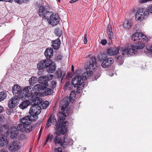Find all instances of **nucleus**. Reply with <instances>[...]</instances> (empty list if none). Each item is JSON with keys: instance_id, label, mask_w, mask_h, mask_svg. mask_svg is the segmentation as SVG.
<instances>
[{"instance_id": "obj_1", "label": "nucleus", "mask_w": 152, "mask_h": 152, "mask_svg": "<svg viewBox=\"0 0 152 152\" xmlns=\"http://www.w3.org/2000/svg\"><path fill=\"white\" fill-rule=\"evenodd\" d=\"M62 102V105L61 107V113H60L58 116L59 117V119L58 121L59 123H60L59 124H57L56 120L55 117L52 115H51L50 117V118L48 119H50V122L52 124L54 125L55 126V129L57 126H62V124H63V122L66 121H64L61 122V121H64L65 120V118L69 114L68 111L67 109V107L69 105V104L68 101H67V100L65 99H63Z\"/></svg>"}, {"instance_id": "obj_2", "label": "nucleus", "mask_w": 152, "mask_h": 152, "mask_svg": "<svg viewBox=\"0 0 152 152\" xmlns=\"http://www.w3.org/2000/svg\"><path fill=\"white\" fill-rule=\"evenodd\" d=\"M42 102V99L40 98H36L34 101L32 102V106L30 108L29 113L34 118V120L36 121L37 119V115L41 112V107L38 105Z\"/></svg>"}, {"instance_id": "obj_3", "label": "nucleus", "mask_w": 152, "mask_h": 152, "mask_svg": "<svg viewBox=\"0 0 152 152\" xmlns=\"http://www.w3.org/2000/svg\"><path fill=\"white\" fill-rule=\"evenodd\" d=\"M92 75V72L89 71H88L87 72H85L82 74L77 75L73 78L72 83L75 87L78 86L83 87L84 86V81Z\"/></svg>"}, {"instance_id": "obj_4", "label": "nucleus", "mask_w": 152, "mask_h": 152, "mask_svg": "<svg viewBox=\"0 0 152 152\" xmlns=\"http://www.w3.org/2000/svg\"><path fill=\"white\" fill-rule=\"evenodd\" d=\"M132 40L136 44L137 49H142L145 46V43L147 42V38L141 33L137 32L134 34L132 36Z\"/></svg>"}, {"instance_id": "obj_5", "label": "nucleus", "mask_w": 152, "mask_h": 152, "mask_svg": "<svg viewBox=\"0 0 152 152\" xmlns=\"http://www.w3.org/2000/svg\"><path fill=\"white\" fill-rule=\"evenodd\" d=\"M41 95V93L35 92L31 86H27L22 91V94L20 95V99H24L26 97H28L32 96L30 100L33 101H34L36 98H40Z\"/></svg>"}, {"instance_id": "obj_6", "label": "nucleus", "mask_w": 152, "mask_h": 152, "mask_svg": "<svg viewBox=\"0 0 152 152\" xmlns=\"http://www.w3.org/2000/svg\"><path fill=\"white\" fill-rule=\"evenodd\" d=\"M68 123L67 121L63 122L61 126H57L56 128V131L54 134L55 138L54 142L56 143L60 144L61 145H63V140L59 137L61 134H64L67 131V127Z\"/></svg>"}, {"instance_id": "obj_7", "label": "nucleus", "mask_w": 152, "mask_h": 152, "mask_svg": "<svg viewBox=\"0 0 152 152\" xmlns=\"http://www.w3.org/2000/svg\"><path fill=\"white\" fill-rule=\"evenodd\" d=\"M149 12L152 14V5L148 7V10L144 8H139L135 14L136 20L138 22H141L148 17Z\"/></svg>"}, {"instance_id": "obj_8", "label": "nucleus", "mask_w": 152, "mask_h": 152, "mask_svg": "<svg viewBox=\"0 0 152 152\" xmlns=\"http://www.w3.org/2000/svg\"><path fill=\"white\" fill-rule=\"evenodd\" d=\"M136 45L134 44L127 45L120 50L121 54L126 57H128L136 54L137 53Z\"/></svg>"}, {"instance_id": "obj_9", "label": "nucleus", "mask_w": 152, "mask_h": 152, "mask_svg": "<svg viewBox=\"0 0 152 152\" xmlns=\"http://www.w3.org/2000/svg\"><path fill=\"white\" fill-rule=\"evenodd\" d=\"M45 78L43 77H40L39 78V82L41 84H42V86L39 84L35 85L33 89L35 92H37V93H39V91L44 90L47 87H49L48 83H47V82L44 81Z\"/></svg>"}, {"instance_id": "obj_10", "label": "nucleus", "mask_w": 152, "mask_h": 152, "mask_svg": "<svg viewBox=\"0 0 152 152\" xmlns=\"http://www.w3.org/2000/svg\"><path fill=\"white\" fill-rule=\"evenodd\" d=\"M21 147V144L20 142L15 141L12 142L9 146L8 149L11 152H15L18 151Z\"/></svg>"}, {"instance_id": "obj_11", "label": "nucleus", "mask_w": 152, "mask_h": 152, "mask_svg": "<svg viewBox=\"0 0 152 152\" xmlns=\"http://www.w3.org/2000/svg\"><path fill=\"white\" fill-rule=\"evenodd\" d=\"M11 135V138L13 139H18L21 140L22 138V135H20L18 133V131L16 128L15 127H12L10 129Z\"/></svg>"}, {"instance_id": "obj_12", "label": "nucleus", "mask_w": 152, "mask_h": 152, "mask_svg": "<svg viewBox=\"0 0 152 152\" xmlns=\"http://www.w3.org/2000/svg\"><path fill=\"white\" fill-rule=\"evenodd\" d=\"M52 63V61L50 59H47L41 61L37 65V67L40 69H42L47 68L50 64Z\"/></svg>"}, {"instance_id": "obj_13", "label": "nucleus", "mask_w": 152, "mask_h": 152, "mask_svg": "<svg viewBox=\"0 0 152 152\" xmlns=\"http://www.w3.org/2000/svg\"><path fill=\"white\" fill-rule=\"evenodd\" d=\"M50 17V18L48 20L50 24L53 26L58 24L60 20L57 14L55 13L51 14Z\"/></svg>"}, {"instance_id": "obj_14", "label": "nucleus", "mask_w": 152, "mask_h": 152, "mask_svg": "<svg viewBox=\"0 0 152 152\" xmlns=\"http://www.w3.org/2000/svg\"><path fill=\"white\" fill-rule=\"evenodd\" d=\"M20 97L14 96L10 99L8 102V107L10 108H12L16 106L18 104Z\"/></svg>"}, {"instance_id": "obj_15", "label": "nucleus", "mask_w": 152, "mask_h": 152, "mask_svg": "<svg viewBox=\"0 0 152 152\" xmlns=\"http://www.w3.org/2000/svg\"><path fill=\"white\" fill-rule=\"evenodd\" d=\"M17 129L23 132H29L32 130V127L30 125H26L21 123L18 125Z\"/></svg>"}, {"instance_id": "obj_16", "label": "nucleus", "mask_w": 152, "mask_h": 152, "mask_svg": "<svg viewBox=\"0 0 152 152\" xmlns=\"http://www.w3.org/2000/svg\"><path fill=\"white\" fill-rule=\"evenodd\" d=\"M12 91L14 95L20 98V95L22 94V91H21L20 86L18 84H15L12 88Z\"/></svg>"}, {"instance_id": "obj_17", "label": "nucleus", "mask_w": 152, "mask_h": 152, "mask_svg": "<svg viewBox=\"0 0 152 152\" xmlns=\"http://www.w3.org/2000/svg\"><path fill=\"white\" fill-rule=\"evenodd\" d=\"M90 62L91 64L88 65L86 68V72H87L88 71H89L92 72L90 69H93L95 68V67L96 66V59L94 57H91Z\"/></svg>"}, {"instance_id": "obj_18", "label": "nucleus", "mask_w": 152, "mask_h": 152, "mask_svg": "<svg viewBox=\"0 0 152 152\" xmlns=\"http://www.w3.org/2000/svg\"><path fill=\"white\" fill-rule=\"evenodd\" d=\"M114 62L113 59L110 58H106L101 64L102 66L104 68H106L112 64Z\"/></svg>"}, {"instance_id": "obj_19", "label": "nucleus", "mask_w": 152, "mask_h": 152, "mask_svg": "<svg viewBox=\"0 0 152 152\" xmlns=\"http://www.w3.org/2000/svg\"><path fill=\"white\" fill-rule=\"evenodd\" d=\"M38 13L40 16L43 18H46L48 17L47 16L48 13H51L46 11L45 8L42 6L39 7Z\"/></svg>"}, {"instance_id": "obj_20", "label": "nucleus", "mask_w": 152, "mask_h": 152, "mask_svg": "<svg viewBox=\"0 0 152 152\" xmlns=\"http://www.w3.org/2000/svg\"><path fill=\"white\" fill-rule=\"evenodd\" d=\"M32 119L34 120V118L31 116H27L23 117L21 120V122L26 125H29L31 123Z\"/></svg>"}, {"instance_id": "obj_21", "label": "nucleus", "mask_w": 152, "mask_h": 152, "mask_svg": "<svg viewBox=\"0 0 152 152\" xmlns=\"http://www.w3.org/2000/svg\"><path fill=\"white\" fill-rule=\"evenodd\" d=\"M107 35L109 39L111 40L114 38V35L112 31V26L111 25H109L107 28Z\"/></svg>"}, {"instance_id": "obj_22", "label": "nucleus", "mask_w": 152, "mask_h": 152, "mask_svg": "<svg viewBox=\"0 0 152 152\" xmlns=\"http://www.w3.org/2000/svg\"><path fill=\"white\" fill-rule=\"evenodd\" d=\"M8 143V140L6 135H0V146H4L7 145Z\"/></svg>"}, {"instance_id": "obj_23", "label": "nucleus", "mask_w": 152, "mask_h": 152, "mask_svg": "<svg viewBox=\"0 0 152 152\" xmlns=\"http://www.w3.org/2000/svg\"><path fill=\"white\" fill-rule=\"evenodd\" d=\"M9 126L3 125L0 128L1 134L4 135H8L9 133Z\"/></svg>"}, {"instance_id": "obj_24", "label": "nucleus", "mask_w": 152, "mask_h": 152, "mask_svg": "<svg viewBox=\"0 0 152 152\" xmlns=\"http://www.w3.org/2000/svg\"><path fill=\"white\" fill-rule=\"evenodd\" d=\"M45 55L46 57L48 59L51 58L53 55V50L51 48H48L46 49Z\"/></svg>"}, {"instance_id": "obj_25", "label": "nucleus", "mask_w": 152, "mask_h": 152, "mask_svg": "<svg viewBox=\"0 0 152 152\" xmlns=\"http://www.w3.org/2000/svg\"><path fill=\"white\" fill-rule=\"evenodd\" d=\"M73 143L72 140L70 138L67 137V136H65L64 139L63 141V145H71Z\"/></svg>"}, {"instance_id": "obj_26", "label": "nucleus", "mask_w": 152, "mask_h": 152, "mask_svg": "<svg viewBox=\"0 0 152 152\" xmlns=\"http://www.w3.org/2000/svg\"><path fill=\"white\" fill-rule=\"evenodd\" d=\"M47 67L48 68L47 69V71L49 73H53L55 70V64L54 63H53L52 62Z\"/></svg>"}, {"instance_id": "obj_27", "label": "nucleus", "mask_w": 152, "mask_h": 152, "mask_svg": "<svg viewBox=\"0 0 152 152\" xmlns=\"http://www.w3.org/2000/svg\"><path fill=\"white\" fill-rule=\"evenodd\" d=\"M30 101L28 100H26L23 102L19 105V107L22 109H24L26 108L30 104Z\"/></svg>"}, {"instance_id": "obj_28", "label": "nucleus", "mask_w": 152, "mask_h": 152, "mask_svg": "<svg viewBox=\"0 0 152 152\" xmlns=\"http://www.w3.org/2000/svg\"><path fill=\"white\" fill-rule=\"evenodd\" d=\"M124 57L122 56H116L115 57V59L120 65L122 64L124 62Z\"/></svg>"}, {"instance_id": "obj_29", "label": "nucleus", "mask_w": 152, "mask_h": 152, "mask_svg": "<svg viewBox=\"0 0 152 152\" xmlns=\"http://www.w3.org/2000/svg\"><path fill=\"white\" fill-rule=\"evenodd\" d=\"M37 81V78L36 77H32L29 80V82L30 85H33L36 83Z\"/></svg>"}, {"instance_id": "obj_30", "label": "nucleus", "mask_w": 152, "mask_h": 152, "mask_svg": "<svg viewBox=\"0 0 152 152\" xmlns=\"http://www.w3.org/2000/svg\"><path fill=\"white\" fill-rule=\"evenodd\" d=\"M132 26L131 22L130 20H125L123 24V27L124 28L129 29Z\"/></svg>"}, {"instance_id": "obj_31", "label": "nucleus", "mask_w": 152, "mask_h": 152, "mask_svg": "<svg viewBox=\"0 0 152 152\" xmlns=\"http://www.w3.org/2000/svg\"><path fill=\"white\" fill-rule=\"evenodd\" d=\"M7 95L6 93L4 91L0 92V101L4 100L7 97Z\"/></svg>"}, {"instance_id": "obj_32", "label": "nucleus", "mask_w": 152, "mask_h": 152, "mask_svg": "<svg viewBox=\"0 0 152 152\" xmlns=\"http://www.w3.org/2000/svg\"><path fill=\"white\" fill-rule=\"evenodd\" d=\"M48 87L44 90H45L44 94L46 96L50 95L52 92V89L49 88H47Z\"/></svg>"}, {"instance_id": "obj_33", "label": "nucleus", "mask_w": 152, "mask_h": 152, "mask_svg": "<svg viewBox=\"0 0 152 152\" xmlns=\"http://www.w3.org/2000/svg\"><path fill=\"white\" fill-rule=\"evenodd\" d=\"M75 91H72L70 95L69 100L72 103L74 100V98L75 97Z\"/></svg>"}, {"instance_id": "obj_34", "label": "nucleus", "mask_w": 152, "mask_h": 152, "mask_svg": "<svg viewBox=\"0 0 152 152\" xmlns=\"http://www.w3.org/2000/svg\"><path fill=\"white\" fill-rule=\"evenodd\" d=\"M119 49H120L118 47L112 49L113 56H115L118 54L119 53Z\"/></svg>"}, {"instance_id": "obj_35", "label": "nucleus", "mask_w": 152, "mask_h": 152, "mask_svg": "<svg viewBox=\"0 0 152 152\" xmlns=\"http://www.w3.org/2000/svg\"><path fill=\"white\" fill-rule=\"evenodd\" d=\"M42 77H43L45 78L44 81L45 82H47V83H48V81L49 80H50L52 79L53 77V75H50L47 76H42Z\"/></svg>"}, {"instance_id": "obj_36", "label": "nucleus", "mask_w": 152, "mask_h": 152, "mask_svg": "<svg viewBox=\"0 0 152 152\" xmlns=\"http://www.w3.org/2000/svg\"><path fill=\"white\" fill-rule=\"evenodd\" d=\"M107 54H106L105 57H104V58H107V55H108L110 56H113V51L112 50V49H107Z\"/></svg>"}, {"instance_id": "obj_37", "label": "nucleus", "mask_w": 152, "mask_h": 152, "mask_svg": "<svg viewBox=\"0 0 152 152\" xmlns=\"http://www.w3.org/2000/svg\"><path fill=\"white\" fill-rule=\"evenodd\" d=\"M49 105V102L48 101L44 102L42 104V107L43 109H46Z\"/></svg>"}, {"instance_id": "obj_38", "label": "nucleus", "mask_w": 152, "mask_h": 152, "mask_svg": "<svg viewBox=\"0 0 152 152\" xmlns=\"http://www.w3.org/2000/svg\"><path fill=\"white\" fill-rule=\"evenodd\" d=\"M60 42H59L57 43H53V44L52 45V46L54 49H57L59 48L60 45Z\"/></svg>"}, {"instance_id": "obj_39", "label": "nucleus", "mask_w": 152, "mask_h": 152, "mask_svg": "<svg viewBox=\"0 0 152 152\" xmlns=\"http://www.w3.org/2000/svg\"><path fill=\"white\" fill-rule=\"evenodd\" d=\"M53 135H50V134H49L45 142V144H46L47 142L49 140L50 141H52L53 138Z\"/></svg>"}, {"instance_id": "obj_40", "label": "nucleus", "mask_w": 152, "mask_h": 152, "mask_svg": "<svg viewBox=\"0 0 152 152\" xmlns=\"http://www.w3.org/2000/svg\"><path fill=\"white\" fill-rule=\"evenodd\" d=\"M51 124H52V123H51L50 121V119H48L47 121V123L46 124V125L45 127V129H48L49 128V127L51 125Z\"/></svg>"}, {"instance_id": "obj_41", "label": "nucleus", "mask_w": 152, "mask_h": 152, "mask_svg": "<svg viewBox=\"0 0 152 152\" xmlns=\"http://www.w3.org/2000/svg\"><path fill=\"white\" fill-rule=\"evenodd\" d=\"M56 73L58 78H60L62 75V72L61 71H57Z\"/></svg>"}, {"instance_id": "obj_42", "label": "nucleus", "mask_w": 152, "mask_h": 152, "mask_svg": "<svg viewBox=\"0 0 152 152\" xmlns=\"http://www.w3.org/2000/svg\"><path fill=\"white\" fill-rule=\"evenodd\" d=\"M152 1V0H139V2L140 4H144L147 2Z\"/></svg>"}, {"instance_id": "obj_43", "label": "nucleus", "mask_w": 152, "mask_h": 152, "mask_svg": "<svg viewBox=\"0 0 152 152\" xmlns=\"http://www.w3.org/2000/svg\"><path fill=\"white\" fill-rule=\"evenodd\" d=\"M77 93H79L80 92V91L84 87V86L83 87L80 86H77Z\"/></svg>"}, {"instance_id": "obj_44", "label": "nucleus", "mask_w": 152, "mask_h": 152, "mask_svg": "<svg viewBox=\"0 0 152 152\" xmlns=\"http://www.w3.org/2000/svg\"><path fill=\"white\" fill-rule=\"evenodd\" d=\"M54 152H62L61 148L58 147L56 148Z\"/></svg>"}, {"instance_id": "obj_45", "label": "nucleus", "mask_w": 152, "mask_h": 152, "mask_svg": "<svg viewBox=\"0 0 152 152\" xmlns=\"http://www.w3.org/2000/svg\"><path fill=\"white\" fill-rule=\"evenodd\" d=\"M56 84V83L55 81H53L51 82V86L50 87H51L52 89L54 88L55 87Z\"/></svg>"}, {"instance_id": "obj_46", "label": "nucleus", "mask_w": 152, "mask_h": 152, "mask_svg": "<svg viewBox=\"0 0 152 152\" xmlns=\"http://www.w3.org/2000/svg\"><path fill=\"white\" fill-rule=\"evenodd\" d=\"M55 32L57 36L59 37L62 34L61 32V31H58L57 30L55 31Z\"/></svg>"}, {"instance_id": "obj_47", "label": "nucleus", "mask_w": 152, "mask_h": 152, "mask_svg": "<svg viewBox=\"0 0 152 152\" xmlns=\"http://www.w3.org/2000/svg\"><path fill=\"white\" fill-rule=\"evenodd\" d=\"M100 42L102 45H104L107 43V41L106 40L104 39L101 40Z\"/></svg>"}, {"instance_id": "obj_48", "label": "nucleus", "mask_w": 152, "mask_h": 152, "mask_svg": "<svg viewBox=\"0 0 152 152\" xmlns=\"http://www.w3.org/2000/svg\"><path fill=\"white\" fill-rule=\"evenodd\" d=\"M84 44H86L87 43V35L86 34H85L84 35Z\"/></svg>"}, {"instance_id": "obj_49", "label": "nucleus", "mask_w": 152, "mask_h": 152, "mask_svg": "<svg viewBox=\"0 0 152 152\" xmlns=\"http://www.w3.org/2000/svg\"><path fill=\"white\" fill-rule=\"evenodd\" d=\"M59 42H60V41L59 38H57L56 39L52 41V44L54 43H57Z\"/></svg>"}, {"instance_id": "obj_50", "label": "nucleus", "mask_w": 152, "mask_h": 152, "mask_svg": "<svg viewBox=\"0 0 152 152\" xmlns=\"http://www.w3.org/2000/svg\"><path fill=\"white\" fill-rule=\"evenodd\" d=\"M16 3L19 4H21L22 3L21 0H14Z\"/></svg>"}, {"instance_id": "obj_51", "label": "nucleus", "mask_w": 152, "mask_h": 152, "mask_svg": "<svg viewBox=\"0 0 152 152\" xmlns=\"http://www.w3.org/2000/svg\"><path fill=\"white\" fill-rule=\"evenodd\" d=\"M147 49L149 51L152 52V46H149L147 47Z\"/></svg>"}, {"instance_id": "obj_52", "label": "nucleus", "mask_w": 152, "mask_h": 152, "mask_svg": "<svg viewBox=\"0 0 152 152\" xmlns=\"http://www.w3.org/2000/svg\"><path fill=\"white\" fill-rule=\"evenodd\" d=\"M30 0H22V3L27 4L29 2Z\"/></svg>"}, {"instance_id": "obj_53", "label": "nucleus", "mask_w": 152, "mask_h": 152, "mask_svg": "<svg viewBox=\"0 0 152 152\" xmlns=\"http://www.w3.org/2000/svg\"><path fill=\"white\" fill-rule=\"evenodd\" d=\"M70 83L69 82H66L65 87H66V88H67L70 85Z\"/></svg>"}, {"instance_id": "obj_54", "label": "nucleus", "mask_w": 152, "mask_h": 152, "mask_svg": "<svg viewBox=\"0 0 152 152\" xmlns=\"http://www.w3.org/2000/svg\"><path fill=\"white\" fill-rule=\"evenodd\" d=\"M14 0H4V1H5L6 2H9L11 3H12Z\"/></svg>"}, {"instance_id": "obj_55", "label": "nucleus", "mask_w": 152, "mask_h": 152, "mask_svg": "<svg viewBox=\"0 0 152 152\" xmlns=\"http://www.w3.org/2000/svg\"><path fill=\"white\" fill-rule=\"evenodd\" d=\"M3 110V108L0 105V113H1Z\"/></svg>"}, {"instance_id": "obj_56", "label": "nucleus", "mask_w": 152, "mask_h": 152, "mask_svg": "<svg viewBox=\"0 0 152 152\" xmlns=\"http://www.w3.org/2000/svg\"><path fill=\"white\" fill-rule=\"evenodd\" d=\"M0 152H8L6 150L2 149L0 150Z\"/></svg>"}, {"instance_id": "obj_57", "label": "nucleus", "mask_w": 152, "mask_h": 152, "mask_svg": "<svg viewBox=\"0 0 152 152\" xmlns=\"http://www.w3.org/2000/svg\"><path fill=\"white\" fill-rule=\"evenodd\" d=\"M77 1H78V0H71L69 1V2L71 3H72Z\"/></svg>"}, {"instance_id": "obj_58", "label": "nucleus", "mask_w": 152, "mask_h": 152, "mask_svg": "<svg viewBox=\"0 0 152 152\" xmlns=\"http://www.w3.org/2000/svg\"><path fill=\"white\" fill-rule=\"evenodd\" d=\"M74 66H73V65H72V69L73 72L74 71Z\"/></svg>"}, {"instance_id": "obj_59", "label": "nucleus", "mask_w": 152, "mask_h": 152, "mask_svg": "<svg viewBox=\"0 0 152 152\" xmlns=\"http://www.w3.org/2000/svg\"><path fill=\"white\" fill-rule=\"evenodd\" d=\"M113 74L112 73V74H111V75H110V76H113Z\"/></svg>"}, {"instance_id": "obj_60", "label": "nucleus", "mask_w": 152, "mask_h": 152, "mask_svg": "<svg viewBox=\"0 0 152 152\" xmlns=\"http://www.w3.org/2000/svg\"><path fill=\"white\" fill-rule=\"evenodd\" d=\"M4 1V0H0V1Z\"/></svg>"}, {"instance_id": "obj_61", "label": "nucleus", "mask_w": 152, "mask_h": 152, "mask_svg": "<svg viewBox=\"0 0 152 152\" xmlns=\"http://www.w3.org/2000/svg\"><path fill=\"white\" fill-rule=\"evenodd\" d=\"M58 1L60 2V0H58Z\"/></svg>"}, {"instance_id": "obj_62", "label": "nucleus", "mask_w": 152, "mask_h": 152, "mask_svg": "<svg viewBox=\"0 0 152 152\" xmlns=\"http://www.w3.org/2000/svg\"><path fill=\"white\" fill-rule=\"evenodd\" d=\"M61 59V58H59V60H60V59Z\"/></svg>"}]
</instances>
